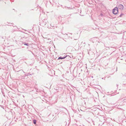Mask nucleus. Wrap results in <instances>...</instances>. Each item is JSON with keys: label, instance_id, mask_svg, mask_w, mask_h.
Here are the masks:
<instances>
[{"label": "nucleus", "instance_id": "obj_3", "mask_svg": "<svg viewBox=\"0 0 126 126\" xmlns=\"http://www.w3.org/2000/svg\"><path fill=\"white\" fill-rule=\"evenodd\" d=\"M66 57H67V56H64L63 57H60L58 58V59L59 60V59H63L65 58Z\"/></svg>", "mask_w": 126, "mask_h": 126}, {"label": "nucleus", "instance_id": "obj_6", "mask_svg": "<svg viewBox=\"0 0 126 126\" xmlns=\"http://www.w3.org/2000/svg\"><path fill=\"white\" fill-rule=\"evenodd\" d=\"M124 14H121L120 15V16H119V17H121Z\"/></svg>", "mask_w": 126, "mask_h": 126}, {"label": "nucleus", "instance_id": "obj_7", "mask_svg": "<svg viewBox=\"0 0 126 126\" xmlns=\"http://www.w3.org/2000/svg\"><path fill=\"white\" fill-rule=\"evenodd\" d=\"M117 87H118V85L117 84Z\"/></svg>", "mask_w": 126, "mask_h": 126}, {"label": "nucleus", "instance_id": "obj_2", "mask_svg": "<svg viewBox=\"0 0 126 126\" xmlns=\"http://www.w3.org/2000/svg\"><path fill=\"white\" fill-rule=\"evenodd\" d=\"M118 7L119 9L121 10H123L124 8V6L123 5L121 4H119L118 5Z\"/></svg>", "mask_w": 126, "mask_h": 126}, {"label": "nucleus", "instance_id": "obj_4", "mask_svg": "<svg viewBox=\"0 0 126 126\" xmlns=\"http://www.w3.org/2000/svg\"><path fill=\"white\" fill-rule=\"evenodd\" d=\"M23 44H24V45H26L27 46H29V44H28L26 42H23Z\"/></svg>", "mask_w": 126, "mask_h": 126}, {"label": "nucleus", "instance_id": "obj_1", "mask_svg": "<svg viewBox=\"0 0 126 126\" xmlns=\"http://www.w3.org/2000/svg\"><path fill=\"white\" fill-rule=\"evenodd\" d=\"M113 13L115 15L117 14L118 13V8L117 7H115L113 10Z\"/></svg>", "mask_w": 126, "mask_h": 126}, {"label": "nucleus", "instance_id": "obj_5", "mask_svg": "<svg viewBox=\"0 0 126 126\" xmlns=\"http://www.w3.org/2000/svg\"><path fill=\"white\" fill-rule=\"evenodd\" d=\"M33 123L35 124H36V120H33Z\"/></svg>", "mask_w": 126, "mask_h": 126}]
</instances>
